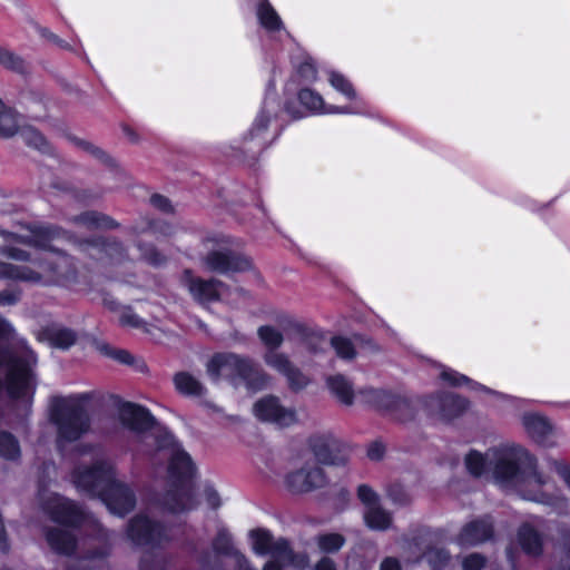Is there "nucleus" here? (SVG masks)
I'll list each match as a JSON object with an SVG mask.
<instances>
[{
    "mask_svg": "<svg viewBox=\"0 0 570 570\" xmlns=\"http://www.w3.org/2000/svg\"><path fill=\"white\" fill-rule=\"evenodd\" d=\"M0 66L21 76L31 75L30 65L21 56L2 46H0Z\"/></svg>",
    "mask_w": 570,
    "mask_h": 570,
    "instance_id": "obj_24",
    "label": "nucleus"
},
{
    "mask_svg": "<svg viewBox=\"0 0 570 570\" xmlns=\"http://www.w3.org/2000/svg\"><path fill=\"white\" fill-rule=\"evenodd\" d=\"M381 570H400V566L396 560L387 558L382 562Z\"/></svg>",
    "mask_w": 570,
    "mask_h": 570,
    "instance_id": "obj_50",
    "label": "nucleus"
},
{
    "mask_svg": "<svg viewBox=\"0 0 570 570\" xmlns=\"http://www.w3.org/2000/svg\"><path fill=\"white\" fill-rule=\"evenodd\" d=\"M163 442L160 446L169 448L170 452V463L168 468L170 476L177 479L190 478L194 473V466L187 453L176 444L173 435L167 432L164 433Z\"/></svg>",
    "mask_w": 570,
    "mask_h": 570,
    "instance_id": "obj_15",
    "label": "nucleus"
},
{
    "mask_svg": "<svg viewBox=\"0 0 570 570\" xmlns=\"http://www.w3.org/2000/svg\"><path fill=\"white\" fill-rule=\"evenodd\" d=\"M12 336L11 326L0 317V341H9Z\"/></svg>",
    "mask_w": 570,
    "mask_h": 570,
    "instance_id": "obj_44",
    "label": "nucleus"
},
{
    "mask_svg": "<svg viewBox=\"0 0 570 570\" xmlns=\"http://www.w3.org/2000/svg\"><path fill=\"white\" fill-rule=\"evenodd\" d=\"M344 538L337 533L322 534L317 538V547L321 552L332 553L342 548Z\"/></svg>",
    "mask_w": 570,
    "mask_h": 570,
    "instance_id": "obj_33",
    "label": "nucleus"
},
{
    "mask_svg": "<svg viewBox=\"0 0 570 570\" xmlns=\"http://www.w3.org/2000/svg\"><path fill=\"white\" fill-rule=\"evenodd\" d=\"M313 451L323 464L342 465L348 460L347 448L330 435L315 439Z\"/></svg>",
    "mask_w": 570,
    "mask_h": 570,
    "instance_id": "obj_11",
    "label": "nucleus"
},
{
    "mask_svg": "<svg viewBox=\"0 0 570 570\" xmlns=\"http://www.w3.org/2000/svg\"><path fill=\"white\" fill-rule=\"evenodd\" d=\"M202 497L204 502L210 509H216L220 505V498L216 490H214L213 488L204 489Z\"/></svg>",
    "mask_w": 570,
    "mask_h": 570,
    "instance_id": "obj_40",
    "label": "nucleus"
},
{
    "mask_svg": "<svg viewBox=\"0 0 570 570\" xmlns=\"http://www.w3.org/2000/svg\"><path fill=\"white\" fill-rule=\"evenodd\" d=\"M491 525L485 521H478L466 525L460 537L461 546H474L481 543L491 537Z\"/></svg>",
    "mask_w": 570,
    "mask_h": 570,
    "instance_id": "obj_23",
    "label": "nucleus"
},
{
    "mask_svg": "<svg viewBox=\"0 0 570 570\" xmlns=\"http://www.w3.org/2000/svg\"><path fill=\"white\" fill-rule=\"evenodd\" d=\"M253 413L257 420L278 426H289L298 421L297 412L282 405L275 396H265L258 400L253 406Z\"/></svg>",
    "mask_w": 570,
    "mask_h": 570,
    "instance_id": "obj_8",
    "label": "nucleus"
},
{
    "mask_svg": "<svg viewBox=\"0 0 570 570\" xmlns=\"http://www.w3.org/2000/svg\"><path fill=\"white\" fill-rule=\"evenodd\" d=\"M163 527L151 523L147 518H136L131 521L128 530L129 537L138 542H153L160 538Z\"/></svg>",
    "mask_w": 570,
    "mask_h": 570,
    "instance_id": "obj_20",
    "label": "nucleus"
},
{
    "mask_svg": "<svg viewBox=\"0 0 570 570\" xmlns=\"http://www.w3.org/2000/svg\"><path fill=\"white\" fill-rule=\"evenodd\" d=\"M110 309L115 311L118 314L119 323L122 326L134 327V328H144V321L137 316L129 307L127 306H118L114 304V302H106Z\"/></svg>",
    "mask_w": 570,
    "mask_h": 570,
    "instance_id": "obj_30",
    "label": "nucleus"
},
{
    "mask_svg": "<svg viewBox=\"0 0 570 570\" xmlns=\"http://www.w3.org/2000/svg\"><path fill=\"white\" fill-rule=\"evenodd\" d=\"M121 417L135 430L147 429L154 424V417L148 410L130 403L122 406Z\"/></svg>",
    "mask_w": 570,
    "mask_h": 570,
    "instance_id": "obj_22",
    "label": "nucleus"
},
{
    "mask_svg": "<svg viewBox=\"0 0 570 570\" xmlns=\"http://www.w3.org/2000/svg\"><path fill=\"white\" fill-rule=\"evenodd\" d=\"M48 541L53 549L66 554L72 552L76 544L72 534L66 530H57L50 532L48 535Z\"/></svg>",
    "mask_w": 570,
    "mask_h": 570,
    "instance_id": "obj_28",
    "label": "nucleus"
},
{
    "mask_svg": "<svg viewBox=\"0 0 570 570\" xmlns=\"http://www.w3.org/2000/svg\"><path fill=\"white\" fill-rule=\"evenodd\" d=\"M426 406L433 414L439 415L441 419L450 420L466 411L469 402L456 394L448 393L431 396Z\"/></svg>",
    "mask_w": 570,
    "mask_h": 570,
    "instance_id": "obj_14",
    "label": "nucleus"
},
{
    "mask_svg": "<svg viewBox=\"0 0 570 570\" xmlns=\"http://www.w3.org/2000/svg\"><path fill=\"white\" fill-rule=\"evenodd\" d=\"M0 367L6 372V387L11 397H20L24 394L30 376L28 364L13 356L8 348H0Z\"/></svg>",
    "mask_w": 570,
    "mask_h": 570,
    "instance_id": "obj_7",
    "label": "nucleus"
},
{
    "mask_svg": "<svg viewBox=\"0 0 570 570\" xmlns=\"http://www.w3.org/2000/svg\"><path fill=\"white\" fill-rule=\"evenodd\" d=\"M38 341L51 347L68 348L76 342V335L59 324H50L41 328Z\"/></svg>",
    "mask_w": 570,
    "mask_h": 570,
    "instance_id": "obj_19",
    "label": "nucleus"
},
{
    "mask_svg": "<svg viewBox=\"0 0 570 570\" xmlns=\"http://www.w3.org/2000/svg\"><path fill=\"white\" fill-rule=\"evenodd\" d=\"M522 424L537 442L543 445L549 443V436L552 434L553 428L543 416L535 413H527L522 416Z\"/></svg>",
    "mask_w": 570,
    "mask_h": 570,
    "instance_id": "obj_21",
    "label": "nucleus"
},
{
    "mask_svg": "<svg viewBox=\"0 0 570 570\" xmlns=\"http://www.w3.org/2000/svg\"><path fill=\"white\" fill-rule=\"evenodd\" d=\"M207 372L213 380L236 377L248 381L253 385L250 375L254 372V364L250 360L239 357L235 354H217L207 364Z\"/></svg>",
    "mask_w": 570,
    "mask_h": 570,
    "instance_id": "obj_6",
    "label": "nucleus"
},
{
    "mask_svg": "<svg viewBox=\"0 0 570 570\" xmlns=\"http://www.w3.org/2000/svg\"><path fill=\"white\" fill-rule=\"evenodd\" d=\"M183 284L191 296L200 303H209L216 299L230 301L227 288L219 282H207L193 276L190 272H186L183 276Z\"/></svg>",
    "mask_w": 570,
    "mask_h": 570,
    "instance_id": "obj_9",
    "label": "nucleus"
},
{
    "mask_svg": "<svg viewBox=\"0 0 570 570\" xmlns=\"http://www.w3.org/2000/svg\"><path fill=\"white\" fill-rule=\"evenodd\" d=\"M357 497L361 500V502L365 505L366 510L379 505L377 494L365 484L358 487Z\"/></svg>",
    "mask_w": 570,
    "mask_h": 570,
    "instance_id": "obj_38",
    "label": "nucleus"
},
{
    "mask_svg": "<svg viewBox=\"0 0 570 570\" xmlns=\"http://www.w3.org/2000/svg\"><path fill=\"white\" fill-rule=\"evenodd\" d=\"M326 79L330 86L337 94H340L344 99L352 104L351 106L347 107L353 110H356V114H360L361 110L364 108L365 102L358 96L351 80L345 75L335 69L326 70Z\"/></svg>",
    "mask_w": 570,
    "mask_h": 570,
    "instance_id": "obj_18",
    "label": "nucleus"
},
{
    "mask_svg": "<svg viewBox=\"0 0 570 570\" xmlns=\"http://www.w3.org/2000/svg\"><path fill=\"white\" fill-rule=\"evenodd\" d=\"M17 302V296L16 294L11 293V292H2L0 294V305L1 304H13Z\"/></svg>",
    "mask_w": 570,
    "mask_h": 570,
    "instance_id": "obj_49",
    "label": "nucleus"
},
{
    "mask_svg": "<svg viewBox=\"0 0 570 570\" xmlns=\"http://www.w3.org/2000/svg\"><path fill=\"white\" fill-rule=\"evenodd\" d=\"M101 246V250H104L107 255H110L117 249L116 248V245H112V244H98V245H94V249H98L100 250V247Z\"/></svg>",
    "mask_w": 570,
    "mask_h": 570,
    "instance_id": "obj_52",
    "label": "nucleus"
},
{
    "mask_svg": "<svg viewBox=\"0 0 570 570\" xmlns=\"http://www.w3.org/2000/svg\"><path fill=\"white\" fill-rule=\"evenodd\" d=\"M151 203L155 207L161 210H168L170 208L169 200L160 195H155L151 197Z\"/></svg>",
    "mask_w": 570,
    "mask_h": 570,
    "instance_id": "obj_45",
    "label": "nucleus"
},
{
    "mask_svg": "<svg viewBox=\"0 0 570 570\" xmlns=\"http://www.w3.org/2000/svg\"><path fill=\"white\" fill-rule=\"evenodd\" d=\"M297 95L301 105L312 115H356V110L348 107L326 104L323 96L311 88H302Z\"/></svg>",
    "mask_w": 570,
    "mask_h": 570,
    "instance_id": "obj_12",
    "label": "nucleus"
},
{
    "mask_svg": "<svg viewBox=\"0 0 570 570\" xmlns=\"http://www.w3.org/2000/svg\"><path fill=\"white\" fill-rule=\"evenodd\" d=\"M76 483L101 495L110 512L115 514H125L134 507L131 491L112 479V466L109 463H100L79 473Z\"/></svg>",
    "mask_w": 570,
    "mask_h": 570,
    "instance_id": "obj_2",
    "label": "nucleus"
},
{
    "mask_svg": "<svg viewBox=\"0 0 570 570\" xmlns=\"http://www.w3.org/2000/svg\"><path fill=\"white\" fill-rule=\"evenodd\" d=\"M279 111V104L272 92H267L258 114L248 130V139L265 140L268 125L276 118Z\"/></svg>",
    "mask_w": 570,
    "mask_h": 570,
    "instance_id": "obj_13",
    "label": "nucleus"
},
{
    "mask_svg": "<svg viewBox=\"0 0 570 570\" xmlns=\"http://www.w3.org/2000/svg\"><path fill=\"white\" fill-rule=\"evenodd\" d=\"M483 564V558L478 554H471L463 560L464 570H481Z\"/></svg>",
    "mask_w": 570,
    "mask_h": 570,
    "instance_id": "obj_41",
    "label": "nucleus"
},
{
    "mask_svg": "<svg viewBox=\"0 0 570 570\" xmlns=\"http://www.w3.org/2000/svg\"><path fill=\"white\" fill-rule=\"evenodd\" d=\"M116 358H118L122 363H129L131 361L130 355L125 351H119L116 355Z\"/></svg>",
    "mask_w": 570,
    "mask_h": 570,
    "instance_id": "obj_53",
    "label": "nucleus"
},
{
    "mask_svg": "<svg viewBox=\"0 0 570 570\" xmlns=\"http://www.w3.org/2000/svg\"><path fill=\"white\" fill-rule=\"evenodd\" d=\"M176 389L184 394L197 395L202 392L200 383L190 374L179 373L174 379Z\"/></svg>",
    "mask_w": 570,
    "mask_h": 570,
    "instance_id": "obj_31",
    "label": "nucleus"
},
{
    "mask_svg": "<svg viewBox=\"0 0 570 570\" xmlns=\"http://www.w3.org/2000/svg\"><path fill=\"white\" fill-rule=\"evenodd\" d=\"M364 521L365 524L373 530H385L392 523L391 515L379 505L365 510Z\"/></svg>",
    "mask_w": 570,
    "mask_h": 570,
    "instance_id": "obj_26",
    "label": "nucleus"
},
{
    "mask_svg": "<svg viewBox=\"0 0 570 570\" xmlns=\"http://www.w3.org/2000/svg\"><path fill=\"white\" fill-rule=\"evenodd\" d=\"M562 473H563L564 481L570 487V471L564 470Z\"/></svg>",
    "mask_w": 570,
    "mask_h": 570,
    "instance_id": "obj_56",
    "label": "nucleus"
},
{
    "mask_svg": "<svg viewBox=\"0 0 570 570\" xmlns=\"http://www.w3.org/2000/svg\"><path fill=\"white\" fill-rule=\"evenodd\" d=\"M299 76L306 82H313L316 80V69L312 62H305L299 68Z\"/></svg>",
    "mask_w": 570,
    "mask_h": 570,
    "instance_id": "obj_42",
    "label": "nucleus"
},
{
    "mask_svg": "<svg viewBox=\"0 0 570 570\" xmlns=\"http://www.w3.org/2000/svg\"><path fill=\"white\" fill-rule=\"evenodd\" d=\"M331 392L344 404L353 402V389L345 377L341 375L332 376L327 380Z\"/></svg>",
    "mask_w": 570,
    "mask_h": 570,
    "instance_id": "obj_25",
    "label": "nucleus"
},
{
    "mask_svg": "<svg viewBox=\"0 0 570 570\" xmlns=\"http://www.w3.org/2000/svg\"><path fill=\"white\" fill-rule=\"evenodd\" d=\"M465 465L474 475L491 472L498 482L517 487L528 500L543 501L537 490L544 481L534 469V459L520 446L503 445L490 449L484 454L470 451Z\"/></svg>",
    "mask_w": 570,
    "mask_h": 570,
    "instance_id": "obj_1",
    "label": "nucleus"
},
{
    "mask_svg": "<svg viewBox=\"0 0 570 570\" xmlns=\"http://www.w3.org/2000/svg\"><path fill=\"white\" fill-rule=\"evenodd\" d=\"M28 275L26 271L13 264L0 262V278L24 279Z\"/></svg>",
    "mask_w": 570,
    "mask_h": 570,
    "instance_id": "obj_37",
    "label": "nucleus"
},
{
    "mask_svg": "<svg viewBox=\"0 0 570 570\" xmlns=\"http://www.w3.org/2000/svg\"><path fill=\"white\" fill-rule=\"evenodd\" d=\"M264 361L267 366L286 376L288 383L294 389H301L307 384V379L292 365L285 354L277 352L276 350L267 351L264 354Z\"/></svg>",
    "mask_w": 570,
    "mask_h": 570,
    "instance_id": "obj_17",
    "label": "nucleus"
},
{
    "mask_svg": "<svg viewBox=\"0 0 570 570\" xmlns=\"http://www.w3.org/2000/svg\"><path fill=\"white\" fill-rule=\"evenodd\" d=\"M332 346L342 358H352L355 355V347L351 340L345 337H334Z\"/></svg>",
    "mask_w": 570,
    "mask_h": 570,
    "instance_id": "obj_36",
    "label": "nucleus"
},
{
    "mask_svg": "<svg viewBox=\"0 0 570 570\" xmlns=\"http://www.w3.org/2000/svg\"><path fill=\"white\" fill-rule=\"evenodd\" d=\"M37 148H38V157L41 155H47L49 154V146L47 145L46 140L38 137V145H37ZM40 161V159L38 158V163Z\"/></svg>",
    "mask_w": 570,
    "mask_h": 570,
    "instance_id": "obj_51",
    "label": "nucleus"
},
{
    "mask_svg": "<svg viewBox=\"0 0 570 570\" xmlns=\"http://www.w3.org/2000/svg\"><path fill=\"white\" fill-rule=\"evenodd\" d=\"M19 451L14 436L8 432H0V456L12 460L18 456Z\"/></svg>",
    "mask_w": 570,
    "mask_h": 570,
    "instance_id": "obj_34",
    "label": "nucleus"
},
{
    "mask_svg": "<svg viewBox=\"0 0 570 570\" xmlns=\"http://www.w3.org/2000/svg\"><path fill=\"white\" fill-rule=\"evenodd\" d=\"M226 240L223 237L209 236L204 239L203 246L208 253L202 258V266L210 272L235 274L252 268V262L239 255H232L225 250Z\"/></svg>",
    "mask_w": 570,
    "mask_h": 570,
    "instance_id": "obj_4",
    "label": "nucleus"
},
{
    "mask_svg": "<svg viewBox=\"0 0 570 570\" xmlns=\"http://www.w3.org/2000/svg\"><path fill=\"white\" fill-rule=\"evenodd\" d=\"M50 415L58 425L61 441L77 440L89 428L87 415L67 399H53Z\"/></svg>",
    "mask_w": 570,
    "mask_h": 570,
    "instance_id": "obj_5",
    "label": "nucleus"
},
{
    "mask_svg": "<svg viewBox=\"0 0 570 570\" xmlns=\"http://www.w3.org/2000/svg\"><path fill=\"white\" fill-rule=\"evenodd\" d=\"M144 257L146 258L147 262H149L150 264H154V265L160 264L163 261V258H160L158 256V254L155 253L154 249L146 250L144 253Z\"/></svg>",
    "mask_w": 570,
    "mask_h": 570,
    "instance_id": "obj_48",
    "label": "nucleus"
},
{
    "mask_svg": "<svg viewBox=\"0 0 570 570\" xmlns=\"http://www.w3.org/2000/svg\"><path fill=\"white\" fill-rule=\"evenodd\" d=\"M364 401L376 407H387L392 396L383 390L368 389L362 392Z\"/></svg>",
    "mask_w": 570,
    "mask_h": 570,
    "instance_id": "obj_35",
    "label": "nucleus"
},
{
    "mask_svg": "<svg viewBox=\"0 0 570 570\" xmlns=\"http://www.w3.org/2000/svg\"><path fill=\"white\" fill-rule=\"evenodd\" d=\"M0 254L14 261H28L30 254L13 246H1Z\"/></svg>",
    "mask_w": 570,
    "mask_h": 570,
    "instance_id": "obj_39",
    "label": "nucleus"
},
{
    "mask_svg": "<svg viewBox=\"0 0 570 570\" xmlns=\"http://www.w3.org/2000/svg\"><path fill=\"white\" fill-rule=\"evenodd\" d=\"M315 570H336V568L332 560H330L328 558H324L316 563Z\"/></svg>",
    "mask_w": 570,
    "mask_h": 570,
    "instance_id": "obj_47",
    "label": "nucleus"
},
{
    "mask_svg": "<svg viewBox=\"0 0 570 570\" xmlns=\"http://www.w3.org/2000/svg\"><path fill=\"white\" fill-rule=\"evenodd\" d=\"M520 543L529 553H538L541 548V540L537 532L530 527H523L519 533Z\"/></svg>",
    "mask_w": 570,
    "mask_h": 570,
    "instance_id": "obj_32",
    "label": "nucleus"
},
{
    "mask_svg": "<svg viewBox=\"0 0 570 570\" xmlns=\"http://www.w3.org/2000/svg\"><path fill=\"white\" fill-rule=\"evenodd\" d=\"M45 234H46V232L42 228L41 229L38 228V240H37L38 248L41 246V239L45 236Z\"/></svg>",
    "mask_w": 570,
    "mask_h": 570,
    "instance_id": "obj_55",
    "label": "nucleus"
},
{
    "mask_svg": "<svg viewBox=\"0 0 570 570\" xmlns=\"http://www.w3.org/2000/svg\"><path fill=\"white\" fill-rule=\"evenodd\" d=\"M286 482L293 492L304 493L321 488L325 483V476L318 466H304L289 473Z\"/></svg>",
    "mask_w": 570,
    "mask_h": 570,
    "instance_id": "obj_16",
    "label": "nucleus"
},
{
    "mask_svg": "<svg viewBox=\"0 0 570 570\" xmlns=\"http://www.w3.org/2000/svg\"><path fill=\"white\" fill-rule=\"evenodd\" d=\"M83 222L88 225L104 227L108 226L109 220L106 217L98 216L97 214H87L83 216Z\"/></svg>",
    "mask_w": 570,
    "mask_h": 570,
    "instance_id": "obj_43",
    "label": "nucleus"
},
{
    "mask_svg": "<svg viewBox=\"0 0 570 570\" xmlns=\"http://www.w3.org/2000/svg\"><path fill=\"white\" fill-rule=\"evenodd\" d=\"M237 563H238V570H253L249 568L247 561L242 557H239L237 559Z\"/></svg>",
    "mask_w": 570,
    "mask_h": 570,
    "instance_id": "obj_54",
    "label": "nucleus"
},
{
    "mask_svg": "<svg viewBox=\"0 0 570 570\" xmlns=\"http://www.w3.org/2000/svg\"><path fill=\"white\" fill-rule=\"evenodd\" d=\"M252 550L256 554H269L271 560L263 570H303L308 566L304 553L294 554L284 540L273 541L268 531L257 529L249 532Z\"/></svg>",
    "mask_w": 570,
    "mask_h": 570,
    "instance_id": "obj_3",
    "label": "nucleus"
},
{
    "mask_svg": "<svg viewBox=\"0 0 570 570\" xmlns=\"http://www.w3.org/2000/svg\"><path fill=\"white\" fill-rule=\"evenodd\" d=\"M383 452H384V448L383 445L379 444V443H374L372 444L368 450H367V455L370 459L372 460H379L382 458L383 455Z\"/></svg>",
    "mask_w": 570,
    "mask_h": 570,
    "instance_id": "obj_46",
    "label": "nucleus"
},
{
    "mask_svg": "<svg viewBox=\"0 0 570 570\" xmlns=\"http://www.w3.org/2000/svg\"><path fill=\"white\" fill-rule=\"evenodd\" d=\"M50 513L53 519L62 523H76L77 522V509L73 504L61 499H57L55 507L50 508Z\"/></svg>",
    "mask_w": 570,
    "mask_h": 570,
    "instance_id": "obj_27",
    "label": "nucleus"
},
{
    "mask_svg": "<svg viewBox=\"0 0 570 570\" xmlns=\"http://www.w3.org/2000/svg\"><path fill=\"white\" fill-rule=\"evenodd\" d=\"M257 336L267 351L277 350L284 341L283 334L279 330L271 325H263L258 327Z\"/></svg>",
    "mask_w": 570,
    "mask_h": 570,
    "instance_id": "obj_29",
    "label": "nucleus"
},
{
    "mask_svg": "<svg viewBox=\"0 0 570 570\" xmlns=\"http://www.w3.org/2000/svg\"><path fill=\"white\" fill-rule=\"evenodd\" d=\"M433 367L435 368L438 377L445 384L451 386L460 387L468 386L471 391L491 394L502 401L510 403L513 406L519 405V401L517 399L502 395L500 393L493 392L490 389L481 385L480 383L473 382L468 376L439 363H433Z\"/></svg>",
    "mask_w": 570,
    "mask_h": 570,
    "instance_id": "obj_10",
    "label": "nucleus"
}]
</instances>
